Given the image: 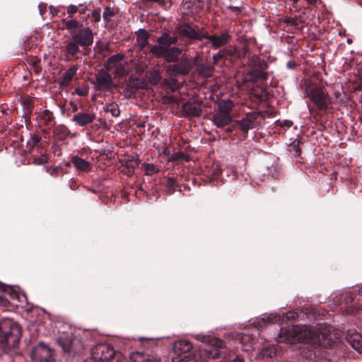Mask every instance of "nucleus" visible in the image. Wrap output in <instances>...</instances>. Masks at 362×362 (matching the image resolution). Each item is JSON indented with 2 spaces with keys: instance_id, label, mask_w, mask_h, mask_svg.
<instances>
[{
  "instance_id": "46",
  "label": "nucleus",
  "mask_w": 362,
  "mask_h": 362,
  "mask_svg": "<svg viewBox=\"0 0 362 362\" xmlns=\"http://www.w3.org/2000/svg\"><path fill=\"white\" fill-rule=\"evenodd\" d=\"M40 60H35L33 64V69L36 73H39L41 71V67L40 66Z\"/></svg>"
},
{
  "instance_id": "23",
  "label": "nucleus",
  "mask_w": 362,
  "mask_h": 362,
  "mask_svg": "<svg viewBox=\"0 0 362 362\" xmlns=\"http://www.w3.org/2000/svg\"><path fill=\"white\" fill-rule=\"evenodd\" d=\"M116 15V11L113 6H107L104 8L103 13V18L106 23H109L111 21L112 17Z\"/></svg>"
},
{
  "instance_id": "30",
  "label": "nucleus",
  "mask_w": 362,
  "mask_h": 362,
  "mask_svg": "<svg viewBox=\"0 0 362 362\" xmlns=\"http://www.w3.org/2000/svg\"><path fill=\"white\" fill-rule=\"evenodd\" d=\"M60 93L62 95L63 93H68V71H65L63 74V79L60 82Z\"/></svg>"
},
{
  "instance_id": "42",
  "label": "nucleus",
  "mask_w": 362,
  "mask_h": 362,
  "mask_svg": "<svg viewBox=\"0 0 362 362\" xmlns=\"http://www.w3.org/2000/svg\"><path fill=\"white\" fill-rule=\"evenodd\" d=\"M284 22L286 24L293 25L295 28L298 26V21L297 19L295 18L286 17L285 19L284 20Z\"/></svg>"
},
{
  "instance_id": "53",
  "label": "nucleus",
  "mask_w": 362,
  "mask_h": 362,
  "mask_svg": "<svg viewBox=\"0 0 362 362\" xmlns=\"http://www.w3.org/2000/svg\"><path fill=\"white\" fill-rule=\"evenodd\" d=\"M346 312H347L348 314H353L355 312V308H350L346 310Z\"/></svg>"
},
{
  "instance_id": "2",
  "label": "nucleus",
  "mask_w": 362,
  "mask_h": 362,
  "mask_svg": "<svg viewBox=\"0 0 362 362\" xmlns=\"http://www.w3.org/2000/svg\"><path fill=\"white\" fill-rule=\"evenodd\" d=\"M328 330L325 325L317 324L313 327L307 325H289L281 327L277 337L279 343L296 344L303 342L320 346L327 338Z\"/></svg>"
},
{
  "instance_id": "57",
  "label": "nucleus",
  "mask_w": 362,
  "mask_h": 362,
  "mask_svg": "<svg viewBox=\"0 0 362 362\" xmlns=\"http://www.w3.org/2000/svg\"><path fill=\"white\" fill-rule=\"evenodd\" d=\"M120 358H121V354L118 357H116L117 362H127L126 361L120 360Z\"/></svg>"
},
{
  "instance_id": "50",
  "label": "nucleus",
  "mask_w": 362,
  "mask_h": 362,
  "mask_svg": "<svg viewBox=\"0 0 362 362\" xmlns=\"http://www.w3.org/2000/svg\"><path fill=\"white\" fill-rule=\"evenodd\" d=\"M38 8H39L40 14L43 15L44 11H46V5L44 4H39Z\"/></svg>"
},
{
  "instance_id": "29",
  "label": "nucleus",
  "mask_w": 362,
  "mask_h": 362,
  "mask_svg": "<svg viewBox=\"0 0 362 362\" xmlns=\"http://www.w3.org/2000/svg\"><path fill=\"white\" fill-rule=\"evenodd\" d=\"M0 291L8 293L12 299L18 297V293L9 286L0 282Z\"/></svg>"
},
{
  "instance_id": "26",
  "label": "nucleus",
  "mask_w": 362,
  "mask_h": 362,
  "mask_svg": "<svg viewBox=\"0 0 362 362\" xmlns=\"http://www.w3.org/2000/svg\"><path fill=\"white\" fill-rule=\"evenodd\" d=\"M103 108L105 112H110L113 117H117L119 115L120 111L119 107L115 103L107 104Z\"/></svg>"
},
{
  "instance_id": "59",
  "label": "nucleus",
  "mask_w": 362,
  "mask_h": 362,
  "mask_svg": "<svg viewBox=\"0 0 362 362\" xmlns=\"http://www.w3.org/2000/svg\"><path fill=\"white\" fill-rule=\"evenodd\" d=\"M64 26L68 28V21H66L65 20L63 21Z\"/></svg>"
},
{
  "instance_id": "25",
  "label": "nucleus",
  "mask_w": 362,
  "mask_h": 362,
  "mask_svg": "<svg viewBox=\"0 0 362 362\" xmlns=\"http://www.w3.org/2000/svg\"><path fill=\"white\" fill-rule=\"evenodd\" d=\"M288 151L293 156H300L301 154V150L300 148V141L298 139H295L293 142H291L288 146Z\"/></svg>"
},
{
  "instance_id": "56",
  "label": "nucleus",
  "mask_w": 362,
  "mask_h": 362,
  "mask_svg": "<svg viewBox=\"0 0 362 362\" xmlns=\"http://www.w3.org/2000/svg\"><path fill=\"white\" fill-rule=\"evenodd\" d=\"M293 124V122L291 121H285V125L287 126L288 127H291Z\"/></svg>"
},
{
  "instance_id": "12",
  "label": "nucleus",
  "mask_w": 362,
  "mask_h": 362,
  "mask_svg": "<svg viewBox=\"0 0 362 362\" xmlns=\"http://www.w3.org/2000/svg\"><path fill=\"white\" fill-rule=\"evenodd\" d=\"M257 119V117L255 114H247L242 119L235 120L233 123V128L238 129L244 134V137L245 138L248 131L255 127Z\"/></svg>"
},
{
  "instance_id": "28",
  "label": "nucleus",
  "mask_w": 362,
  "mask_h": 362,
  "mask_svg": "<svg viewBox=\"0 0 362 362\" xmlns=\"http://www.w3.org/2000/svg\"><path fill=\"white\" fill-rule=\"evenodd\" d=\"M161 74L158 70H153L150 72L148 81L152 85H157L161 80Z\"/></svg>"
},
{
  "instance_id": "60",
  "label": "nucleus",
  "mask_w": 362,
  "mask_h": 362,
  "mask_svg": "<svg viewBox=\"0 0 362 362\" xmlns=\"http://www.w3.org/2000/svg\"><path fill=\"white\" fill-rule=\"evenodd\" d=\"M64 110H65V106L64 105L62 108V111L63 113H64Z\"/></svg>"
},
{
  "instance_id": "16",
  "label": "nucleus",
  "mask_w": 362,
  "mask_h": 362,
  "mask_svg": "<svg viewBox=\"0 0 362 362\" xmlns=\"http://www.w3.org/2000/svg\"><path fill=\"white\" fill-rule=\"evenodd\" d=\"M348 343L358 352H362V335L358 332H354L349 334L347 337Z\"/></svg>"
},
{
  "instance_id": "61",
  "label": "nucleus",
  "mask_w": 362,
  "mask_h": 362,
  "mask_svg": "<svg viewBox=\"0 0 362 362\" xmlns=\"http://www.w3.org/2000/svg\"><path fill=\"white\" fill-rule=\"evenodd\" d=\"M359 294L362 296V287L359 290Z\"/></svg>"
},
{
  "instance_id": "44",
  "label": "nucleus",
  "mask_w": 362,
  "mask_h": 362,
  "mask_svg": "<svg viewBox=\"0 0 362 362\" xmlns=\"http://www.w3.org/2000/svg\"><path fill=\"white\" fill-rule=\"evenodd\" d=\"M223 53L224 52H223V50H220L218 54H214L213 56V61H214V64H217L219 62L220 59H221L222 58L224 57V54Z\"/></svg>"
},
{
  "instance_id": "40",
  "label": "nucleus",
  "mask_w": 362,
  "mask_h": 362,
  "mask_svg": "<svg viewBox=\"0 0 362 362\" xmlns=\"http://www.w3.org/2000/svg\"><path fill=\"white\" fill-rule=\"evenodd\" d=\"M122 59V56L119 54H114L107 59L108 64H115L120 62Z\"/></svg>"
},
{
  "instance_id": "41",
  "label": "nucleus",
  "mask_w": 362,
  "mask_h": 362,
  "mask_svg": "<svg viewBox=\"0 0 362 362\" xmlns=\"http://www.w3.org/2000/svg\"><path fill=\"white\" fill-rule=\"evenodd\" d=\"M136 34L137 39L149 38V34L145 29H139Z\"/></svg>"
},
{
  "instance_id": "22",
  "label": "nucleus",
  "mask_w": 362,
  "mask_h": 362,
  "mask_svg": "<svg viewBox=\"0 0 362 362\" xmlns=\"http://www.w3.org/2000/svg\"><path fill=\"white\" fill-rule=\"evenodd\" d=\"M54 136L57 140L64 141L68 136L66 127L62 124L57 126L54 129Z\"/></svg>"
},
{
  "instance_id": "27",
  "label": "nucleus",
  "mask_w": 362,
  "mask_h": 362,
  "mask_svg": "<svg viewBox=\"0 0 362 362\" xmlns=\"http://www.w3.org/2000/svg\"><path fill=\"white\" fill-rule=\"evenodd\" d=\"M197 71L199 75L204 77H209L212 75L213 68L208 65L202 64L197 67Z\"/></svg>"
},
{
  "instance_id": "48",
  "label": "nucleus",
  "mask_w": 362,
  "mask_h": 362,
  "mask_svg": "<svg viewBox=\"0 0 362 362\" xmlns=\"http://www.w3.org/2000/svg\"><path fill=\"white\" fill-rule=\"evenodd\" d=\"M228 8L235 13H238L240 12V8L239 6H234L230 5V6H228Z\"/></svg>"
},
{
  "instance_id": "4",
  "label": "nucleus",
  "mask_w": 362,
  "mask_h": 362,
  "mask_svg": "<svg viewBox=\"0 0 362 362\" xmlns=\"http://www.w3.org/2000/svg\"><path fill=\"white\" fill-rule=\"evenodd\" d=\"M21 337L20 326L11 320L0 322V350L15 348Z\"/></svg>"
},
{
  "instance_id": "21",
  "label": "nucleus",
  "mask_w": 362,
  "mask_h": 362,
  "mask_svg": "<svg viewBox=\"0 0 362 362\" xmlns=\"http://www.w3.org/2000/svg\"><path fill=\"white\" fill-rule=\"evenodd\" d=\"M238 339L240 343L245 346V349L249 350L252 347L255 341V337L250 334L243 333L238 335Z\"/></svg>"
},
{
  "instance_id": "38",
  "label": "nucleus",
  "mask_w": 362,
  "mask_h": 362,
  "mask_svg": "<svg viewBox=\"0 0 362 362\" xmlns=\"http://www.w3.org/2000/svg\"><path fill=\"white\" fill-rule=\"evenodd\" d=\"M259 354L261 356H262V357H269V358H272V357H273V356H274L276 354V352H275V351L273 349L266 348V349H263L261 351Z\"/></svg>"
},
{
  "instance_id": "32",
  "label": "nucleus",
  "mask_w": 362,
  "mask_h": 362,
  "mask_svg": "<svg viewBox=\"0 0 362 362\" xmlns=\"http://www.w3.org/2000/svg\"><path fill=\"white\" fill-rule=\"evenodd\" d=\"M86 11H87V7H86V3H78V13H79L80 19H81L82 21H86L87 19V18L89 17V15L83 16V15L86 14Z\"/></svg>"
},
{
  "instance_id": "63",
  "label": "nucleus",
  "mask_w": 362,
  "mask_h": 362,
  "mask_svg": "<svg viewBox=\"0 0 362 362\" xmlns=\"http://www.w3.org/2000/svg\"><path fill=\"white\" fill-rule=\"evenodd\" d=\"M138 165V164H137L136 163H134V165H133V164L132 165V168H134V167H135L136 165Z\"/></svg>"
},
{
  "instance_id": "47",
  "label": "nucleus",
  "mask_w": 362,
  "mask_h": 362,
  "mask_svg": "<svg viewBox=\"0 0 362 362\" xmlns=\"http://www.w3.org/2000/svg\"><path fill=\"white\" fill-rule=\"evenodd\" d=\"M78 68L76 66H72L69 67V81L72 78V76L76 74Z\"/></svg>"
},
{
  "instance_id": "19",
  "label": "nucleus",
  "mask_w": 362,
  "mask_h": 362,
  "mask_svg": "<svg viewBox=\"0 0 362 362\" xmlns=\"http://www.w3.org/2000/svg\"><path fill=\"white\" fill-rule=\"evenodd\" d=\"M84 349V344L81 338L74 337L69 339V354L73 353L74 355L80 354Z\"/></svg>"
},
{
  "instance_id": "17",
  "label": "nucleus",
  "mask_w": 362,
  "mask_h": 362,
  "mask_svg": "<svg viewBox=\"0 0 362 362\" xmlns=\"http://www.w3.org/2000/svg\"><path fill=\"white\" fill-rule=\"evenodd\" d=\"M98 85L103 88L109 89L112 84V77L107 72L103 71L96 76Z\"/></svg>"
},
{
  "instance_id": "49",
  "label": "nucleus",
  "mask_w": 362,
  "mask_h": 362,
  "mask_svg": "<svg viewBox=\"0 0 362 362\" xmlns=\"http://www.w3.org/2000/svg\"><path fill=\"white\" fill-rule=\"evenodd\" d=\"M223 52H226L227 54H228L230 56H235L237 53V50H236V49H228L226 51H223Z\"/></svg>"
},
{
  "instance_id": "36",
  "label": "nucleus",
  "mask_w": 362,
  "mask_h": 362,
  "mask_svg": "<svg viewBox=\"0 0 362 362\" xmlns=\"http://www.w3.org/2000/svg\"><path fill=\"white\" fill-rule=\"evenodd\" d=\"M81 19L77 20V19H73L69 18V29L73 28H81L83 27Z\"/></svg>"
},
{
  "instance_id": "43",
  "label": "nucleus",
  "mask_w": 362,
  "mask_h": 362,
  "mask_svg": "<svg viewBox=\"0 0 362 362\" xmlns=\"http://www.w3.org/2000/svg\"><path fill=\"white\" fill-rule=\"evenodd\" d=\"M78 11V4H69V18H72L73 16Z\"/></svg>"
},
{
  "instance_id": "64",
  "label": "nucleus",
  "mask_w": 362,
  "mask_h": 362,
  "mask_svg": "<svg viewBox=\"0 0 362 362\" xmlns=\"http://www.w3.org/2000/svg\"><path fill=\"white\" fill-rule=\"evenodd\" d=\"M244 51H245V53H246V51H247V48L246 47L244 48Z\"/></svg>"
},
{
  "instance_id": "62",
  "label": "nucleus",
  "mask_w": 362,
  "mask_h": 362,
  "mask_svg": "<svg viewBox=\"0 0 362 362\" xmlns=\"http://www.w3.org/2000/svg\"><path fill=\"white\" fill-rule=\"evenodd\" d=\"M138 127H144V124H138Z\"/></svg>"
},
{
  "instance_id": "24",
  "label": "nucleus",
  "mask_w": 362,
  "mask_h": 362,
  "mask_svg": "<svg viewBox=\"0 0 362 362\" xmlns=\"http://www.w3.org/2000/svg\"><path fill=\"white\" fill-rule=\"evenodd\" d=\"M164 186L166 188V192L168 194H173L177 187L176 181L173 177H168L163 182Z\"/></svg>"
},
{
  "instance_id": "37",
  "label": "nucleus",
  "mask_w": 362,
  "mask_h": 362,
  "mask_svg": "<svg viewBox=\"0 0 362 362\" xmlns=\"http://www.w3.org/2000/svg\"><path fill=\"white\" fill-rule=\"evenodd\" d=\"M101 14L100 9L97 8L92 11L91 13V21L94 23H98L100 21Z\"/></svg>"
},
{
  "instance_id": "1",
  "label": "nucleus",
  "mask_w": 362,
  "mask_h": 362,
  "mask_svg": "<svg viewBox=\"0 0 362 362\" xmlns=\"http://www.w3.org/2000/svg\"><path fill=\"white\" fill-rule=\"evenodd\" d=\"M178 36H171L165 32L159 36L156 42L158 45L151 46L149 53L156 57H163L168 63H174L167 68L168 74L173 77L177 76H186L192 69L191 59L185 57L180 61V58L182 54V49L180 47L173 46L177 45Z\"/></svg>"
},
{
  "instance_id": "58",
  "label": "nucleus",
  "mask_w": 362,
  "mask_h": 362,
  "mask_svg": "<svg viewBox=\"0 0 362 362\" xmlns=\"http://www.w3.org/2000/svg\"><path fill=\"white\" fill-rule=\"evenodd\" d=\"M258 323H259V324H261V325H262V324L265 325L266 321H265V320H264V318H262V319H261V320L259 321V322H258Z\"/></svg>"
},
{
  "instance_id": "45",
  "label": "nucleus",
  "mask_w": 362,
  "mask_h": 362,
  "mask_svg": "<svg viewBox=\"0 0 362 362\" xmlns=\"http://www.w3.org/2000/svg\"><path fill=\"white\" fill-rule=\"evenodd\" d=\"M47 161V157L45 155H42L40 157L35 158L34 159V163L35 164H43Z\"/></svg>"
},
{
  "instance_id": "18",
  "label": "nucleus",
  "mask_w": 362,
  "mask_h": 362,
  "mask_svg": "<svg viewBox=\"0 0 362 362\" xmlns=\"http://www.w3.org/2000/svg\"><path fill=\"white\" fill-rule=\"evenodd\" d=\"M71 160L77 170L88 172L90 170V163L77 156H73Z\"/></svg>"
},
{
  "instance_id": "11",
  "label": "nucleus",
  "mask_w": 362,
  "mask_h": 362,
  "mask_svg": "<svg viewBox=\"0 0 362 362\" xmlns=\"http://www.w3.org/2000/svg\"><path fill=\"white\" fill-rule=\"evenodd\" d=\"M192 347V343L188 340L180 339L176 341L173 344V352L180 358L173 357V362H182L186 360L189 357Z\"/></svg>"
},
{
  "instance_id": "55",
  "label": "nucleus",
  "mask_w": 362,
  "mask_h": 362,
  "mask_svg": "<svg viewBox=\"0 0 362 362\" xmlns=\"http://www.w3.org/2000/svg\"><path fill=\"white\" fill-rule=\"evenodd\" d=\"M237 128H233V125L232 126V127H228L226 129V132L227 133H230L232 132L234 129H236Z\"/></svg>"
},
{
  "instance_id": "31",
  "label": "nucleus",
  "mask_w": 362,
  "mask_h": 362,
  "mask_svg": "<svg viewBox=\"0 0 362 362\" xmlns=\"http://www.w3.org/2000/svg\"><path fill=\"white\" fill-rule=\"evenodd\" d=\"M58 344L62 348L64 352L68 351V338L66 334L59 336L57 339Z\"/></svg>"
},
{
  "instance_id": "15",
  "label": "nucleus",
  "mask_w": 362,
  "mask_h": 362,
  "mask_svg": "<svg viewBox=\"0 0 362 362\" xmlns=\"http://www.w3.org/2000/svg\"><path fill=\"white\" fill-rule=\"evenodd\" d=\"M37 120L40 125L44 124L47 128L53 127L55 123L52 112L48 110H44L39 113Z\"/></svg>"
},
{
  "instance_id": "14",
  "label": "nucleus",
  "mask_w": 362,
  "mask_h": 362,
  "mask_svg": "<svg viewBox=\"0 0 362 362\" xmlns=\"http://www.w3.org/2000/svg\"><path fill=\"white\" fill-rule=\"evenodd\" d=\"M95 118V115L93 113L88 112H78L74 115L72 120L78 125L81 127L86 126L92 123Z\"/></svg>"
},
{
  "instance_id": "51",
  "label": "nucleus",
  "mask_w": 362,
  "mask_h": 362,
  "mask_svg": "<svg viewBox=\"0 0 362 362\" xmlns=\"http://www.w3.org/2000/svg\"><path fill=\"white\" fill-rule=\"evenodd\" d=\"M355 90L358 91L362 90V80L356 85Z\"/></svg>"
},
{
  "instance_id": "20",
  "label": "nucleus",
  "mask_w": 362,
  "mask_h": 362,
  "mask_svg": "<svg viewBox=\"0 0 362 362\" xmlns=\"http://www.w3.org/2000/svg\"><path fill=\"white\" fill-rule=\"evenodd\" d=\"M131 358L133 362H160L156 358L142 352L134 353Z\"/></svg>"
},
{
  "instance_id": "39",
  "label": "nucleus",
  "mask_w": 362,
  "mask_h": 362,
  "mask_svg": "<svg viewBox=\"0 0 362 362\" xmlns=\"http://www.w3.org/2000/svg\"><path fill=\"white\" fill-rule=\"evenodd\" d=\"M136 42L141 50H144L145 47L149 44L148 38L137 39Z\"/></svg>"
},
{
  "instance_id": "52",
  "label": "nucleus",
  "mask_w": 362,
  "mask_h": 362,
  "mask_svg": "<svg viewBox=\"0 0 362 362\" xmlns=\"http://www.w3.org/2000/svg\"><path fill=\"white\" fill-rule=\"evenodd\" d=\"M69 105L72 107L74 111H76L77 110L78 108H77V105L76 104H74V103L71 102V103H69Z\"/></svg>"
},
{
  "instance_id": "10",
  "label": "nucleus",
  "mask_w": 362,
  "mask_h": 362,
  "mask_svg": "<svg viewBox=\"0 0 362 362\" xmlns=\"http://www.w3.org/2000/svg\"><path fill=\"white\" fill-rule=\"evenodd\" d=\"M31 358L34 362H54V350L44 342H40L33 347Z\"/></svg>"
},
{
  "instance_id": "5",
  "label": "nucleus",
  "mask_w": 362,
  "mask_h": 362,
  "mask_svg": "<svg viewBox=\"0 0 362 362\" xmlns=\"http://www.w3.org/2000/svg\"><path fill=\"white\" fill-rule=\"evenodd\" d=\"M304 92L306 97L313 103L317 110L320 112H327L331 104L330 98L327 92L316 83L310 80H305L303 85Z\"/></svg>"
},
{
  "instance_id": "8",
  "label": "nucleus",
  "mask_w": 362,
  "mask_h": 362,
  "mask_svg": "<svg viewBox=\"0 0 362 362\" xmlns=\"http://www.w3.org/2000/svg\"><path fill=\"white\" fill-rule=\"evenodd\" d=\"M72 35V42H69V54L78 52V47H88L93 42V36L90 28H81Z\"/></svg>"
},
{
  "instance_id": "35",
  "label": "nucleus",
  "mask_w": 362,
  "mask_h": 362,
  "mask_svg": "<svg viewBox=\"0 0 362 362\" xmlns=\"http://www.w3.org/2000/svg\"><path fill=\"white\" fill-rule=\"evenodd\" d=\"M298 317V313L296 311H289L283 316V321H292Z\"/></svg>"
},
{
  "instance_id": "34",
  "label": "nucleus",
  "mask_w": 362,
  "mask_h": 362,
  "mask_svg": "<svg viewBox=\"0 0 362 362\" xmlns=\"http://www.w3.org/2000/svg\"><path fill=\"white\" fill-rule=\"evenodd\" d=\"M145 170H146V173L148 175H151L153 174H155V173H157L159 172L158 168L156 165H155L154 164H151V163H146L145 165Z\"/></svg>"
},
{
  "instance_id": "3",
  "label": "nucleus",
  "mask_w": 362,
  "mask_h": 362,
  "mask_svg": "<svg viewBox=\"0 0 362 362\" xmlns=\"http://www.w3.org/2000/svg\"><path fill=\"white\" fill-rule=\"evenodd\" d=\"M175 31L180 39H186L189 43L201 42L204 39L208 40L209 43L214 49H218L226 45L230 40L231 36L226 31L220 35L215 34L210 35L204 27H199L197 25H192L189 23H182L175 27ZM208 42L205 43L206 46Z\"/></svg>"
},
{
  "instance_id": "9",
  "label": "nucleus",
  "mask_w": 362,
  "mask_h": 362,
  "mask_svg": "<svg viewBox=\"0 0 362 362\" xmlns=\"http://www.w3.org/2000/svg\"><path fill=\"white\" fill-rule=\"evenodd\" d=\"M231 102H223L218 104V110L212 115L211 121L218 128H223L231 123Z\"/></svg>"
},
{
  "instance_id": "13",
  "label": "nucleus",
  "mask_w": 362,
  "mask_h": 362,
  "mask_svg": "<svg viewBox=\"0 0 362 362\" xmlns=\"http://www.w3.org/2000/svg\"><path fill=\"white\" fill-rule=\"evenodd\" d=\"M182 111L187 117H199L202 113L201 103L188 101L182 105Z\"/></svg>"
},
{
  "instance_id": "7",
  "label": "nucleus",
  "mask_w": 362,
  "mask_h": 362,
  "mask_svg": "<svg viewBox=\"0 0 362 362\" xmlns=\"http://www.w3.org/2000/svg\"><path fill=\"white\" fill-rule=\"evenodd\" d=\"M248 63L252 67L247 73L248 81L255 83L262 82L267 79L268 74L264 71L267 69V64L264 59L257 55H252Z\"/></svg>"
},
{
  "instance_id": "33",
  "label": "nucleus",
  "mask_w": 362,
  "mask_h": 362,
  "mask_svg": "<svg viewBox=\"0 0 362 362\" xmlns=\"http://www.w3.org/2000/svg\"><path fill=\"white\" fill-rule=\"evenodd\" d=\"M166 84L172 89L173 91L179 89L181 86L180 83L173 76L166 81Z\"/></svg>"
},
{
  "instance_id": "54",
  "label": "nucleus",
  "mask_w": 362,
  "mask_h": 362,
  "mask_svg": "<svg viewBox=\"0 0 362 362\" xmlns=\"http://www.w3.org/2000/svg\"><path fill=\"white\" fill-rule=\"evenodd\" d=\"M305 1L310 5H314L317 2V0H305Z\"/></svg>"
},
{
  "instance_id": "6",
  "label": "nucleus",
  "mask_w": 362,
  "mask_h": 362,
  "mask_svg": "<svg viewBox=\"0 0 362 362\" xmlns=\"http://www.w3.org/2000/svg\"><path fill=\"white\" fill-rule=\"evenodd\" d=\"M196 338L204 344L200 349L201 355L209 358L221 357L225 349L223 341L215 337L197 335Z\"/></svg>"
}]
</instances>
